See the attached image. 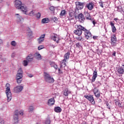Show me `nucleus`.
Wrapping results in <instances>:
<instances>
[{"label":"nucleus","instance_id":"obj_41","mask_svg":"<svg viewBox=\"0 0 124 124\" xmlns=\"http://www.w3.org/2000/svg\"><path fill=\"white\" fill-rule=\"evenodd\" d=\"M66 14H67V11H66L65 10H62V16H64Z\"/></svg>","mask_w":124,"mask_h":124},{"label":"nucleus","instance_id":"obj_34","mask_svg":"<svg viewBox=\"0 0 124 124\" xmlns=\"http://www.w3.org/2000/svg\"><path fill=\"white\" fill-rule=\"evenodd\" d=\"M29 16H34V11L32 10L29 14Z\"/></svg>","mask_w":124,"mask_h":124},{"label":"nucleus","instance_id":"obj_10","mask_svg":"<svg viewBox=\"0 0 124 124\" xmlns=\"http://www.w3.org/2000/svg\"><path fill=\"white\" fill-rule=\"evenodd\" d=\"M69 57H70V52H67L64 55V57H63L64 59H63L62 62H63V63H64V66H65L66 65V63H65V62H67V61H68V59H69Z\"/></svg>","mask_w":124,"mask_h":124},{"label":"nucleus","instance_id":"obj_8","mask_svg":"<svg viewBox=\"0 0 124 124\" xmlns=\"http://www.w3.org/2000/svg\"><path fill=\"white\" fill-rule=\"evenodd\" d=\"M111 47H115L117 46V37L116 34H113L111 37Z\"/></svg>","mask_w":124,"mask_h":124},{"label":"nucleus","instance_id":"obj_30","mask_svg":"<svg viewBox=\"0 0 124 124\" xmlns=\"http://www.w3.org/2000/svg\"><path fill=\"white\" fill-rule=\"evenodd\" d=\"M52 20L54 23H57L58 22V18L55 16L52 17Z\"/></svg>","mask_w":124,"mask_h":124},{"label":"nucleus","instance_id":"obj_59","mask_svg":"<svg viewBox=\"0 0 124 124\" xmlns=\"http://www.w3.org/2000/svg\"><path fill=\"white\" fill-rule=\"evenodd\" d=\"M107 106H108V104H107Z\"/></svg>","mask_w":124,"mask_h":124},{"label":"nucleus","instance_id":"obj_27","mask_svg":"<svg viewBox=\"0 0 124 124\" xmlns=\"http://www.w3.org/2000/svg\"><path fill=\"white\" fill-rule=\"evenodd\" d=\"M54 111L56 113H61L62 112V108L60 107H55L54 108Z\"/></svg>","mask_w":124,"mask_h":124},{"label":"nucleus","instance_id":"obj_12","mask_svg":"<svg viewBox=\"0 0 124 124\" xmlns=\"http://www.w3.org/2000/svg\"><path fill=\"white\" fill-rule=\"evenodd\" d=\"M93 92L95 96L97 97V98H99V97H100V92H99L98 89L94 88L93 90Z\"/></svg>","mask_w":124,"mask_h":124},{"label":"nucleus","instance_id":"obj_37","mask_svg":"<svg viewBox=\"0 0 124 124\" xmlns=\"http://www.w3.org/2000/svg\"><path fill=\"white\" fill-rule=\"evenodd\" d=\"M36 16L38 19L40 18V17H41V14L40 13H38L36 15Z\"/></svg>","mask_w":124,"mask_h":124},{"label":"nucleus","instance_id":"obj_42","mask_svg":"<svg viewBox=\"0 0 124 124\" xmlns=\"http://www.w3.org/2000/svg\"><path fill=\"white\" fill-rule=\"evenodd\" d=\"M49 10H50V11H55V7L51 6L49 8Z\"/></svg>","mask_w":124,"mask_h":124},{"label":"nucleus","instance_id":"obj_20","mask_svg":"<svg viewBox=\"0 0 124 124\" xmlns=\"http://www.w3.org/2000/svg\"><path fill=\"white\" fill-rule=\"evenodd\" d=\"M71 93V91L68 90V88H66L64 89L63 92V95L65 96H68V94H70Z\"/></svg>","mask_w":124,"mask_h":124},{"label":"nucleus","instance_id":"obj_25","mask_svg":"<svg viewBox=\"0 0 124 124\" xmlns=\"http://www.w3.org/2000/svg\"><path fill=\"white\" fill-rule=\"evenodd\" d=\"M17 20L18 21V22H21V21H22V20H23V17H22V16H20V15H19V14H16V15Z\"/></svg>","mask_w":124,"mask_h":124},{"label":"nucleus","instance_id":"obj_46","mask_svg":"<svg viewBox=\"0 0 124 124\" xmlns=\"http://www.w3.org/2000/svg\"><path fill=\"white\" fill-rule=\"evenodd\" d=\"M112 56H114V57H116V51H114L112 53Z\"/></svg>","mask_w":124,"mask_h":124},{"label":"nucleus","instance_id":"obj_31","mask_svg":"<svg viewBox=\"0 0 124 124\" xmlns=\"http://www.w3.org/2000/svg\"><path fill=\"white\" fill-rule=\"evenodd\" d=\"M69 16L71 17V19H74V13H73V12L70 13Z\"/></svg>","mask_w":124,"mask_h":124},{"label":"nucleus","instance_id":"obj_38","mask_svg":"<svg viewBox=\"0 0 124 124\" xmlns=\"http://www.w3.org/2000/svg\"><path fill=\"white\" fill-rule=\"evenodd\" d=\"M97 77L95 76H93V78H92V82L93 83V82H94V81H95V79H96V78Z\"/></svg>","mask_w":124,"mask_h":124},{"label":"nucleus","instance_id":"obj_18","mask_svg":"<svg viewBox=\"0 0 124 124\" xmlns=\"http://www.w3.org/2000/svg\"><path fill=\"white\" fill-rule=\"evenodd\" d=\"M52 39H53V40L55 41L56 43H59V41H60V38L57 34H54L52 37Z\"/></svg>","mask_w":124,"mask_h":124},{"label":"nucleus","instance_id":"obj_50","mask_svg":"<svg viewBox=\"0 0 124 124\" xmlns=\"http://www.w3.org/2000/svg\"><path fill=\"white\" fill-rule=\"evenodd\" d=\"M93 25H94V26H95V24H96V22H95V21H93Z\"/></svg>","mask_w":124,"mask_h":124},{"label":"nucleus","instance_id":"obj_55","mask_svg":"<svg viewBox=\"0 0 124 124\" xmlns=\"http://www.w3.org/2000/svg\"><path fill=\"white\" fill-rule=\"evenodd\" d=\"M97 83V84H99V85H101V83H100V82L99 81H98Z\"/></svg>","mask_w":124,"mask_h":124},{"label":"nucleus","instance_id":"obj_4","mask_svg":"<svg viewBox=\"0 0 124 124\" xmlns=\"http://www.w3.org/2000/svg\"><path fill=\"white\" fill-rule=\"evenodd\" d=\"M5 88V93L7 97V100L8 101H10L12 99V93H11V90H10V84L7 83Z\"/></svg>","mask_w":124,"mask_h":124},{"label":"nucleus","instance_id":"obj_44","mask_svg":"<svg viewBox=\"0 0 124 124\" xmlns=\"http://www.w3.org/2000/svg\"><path fill=\"white\" fill-rule=\"evenodd\" d=\"M93 76H96V77H97V72L96 71V70H95V71L93 72Z\"/></svg>","mask_w":124,"mask_h":124},{"label":"nucleus","instance_id":"obj_36","mask_svg":"<svg viewBox=\"0 0 124 124\" xmlns=\"http://www.w3.org/2000/svg\"><path fill=\"white\" fill-rule=\"evenodd\" d=\"M81 44H80V43H77L75 45L76 47H77V48H80V47H81Z\"/></svg>","mask_w":124,"mask_h":124},{"label":"nucleus","instance_id":"obj_47","mask_svg":"<svg viewBox=\"0 0 124 124\" xmlns=\"http://www.w3.org/2000/svg\"><path fill=\"white\" fill-rule=\"evenodd\" d=\"M0 123L1 124H4V121L1 120Z\"/></svg>","mask_w":124,"mask_h":124},{"label":"nucleus","instance_id":"obj_26","mask_svg":"<svg viewBox=\"0 0 124 124\" xmlns=\"http://www.w3.org/2000/svg\"><path fill=\"white\" fill-rule=\"evenodd\" d=\"M50 22V20L49 18H45L42 19V24H47Z\"/></svg>","mask_w":124,"mask_h":124},{"label":"nucleus","instance_id":"obj_43","mask_svg":"<svg viewBox=\"0 0 124 124\" xmlns=\"http://www.w3.org/2000/svg\"><path fill=\"white\" fill-rule=\"evenodd\" d=\"M43 48H44V46H39L38 47V49L39 50H42V49H43Z\"/></svg>","mask_w":124,"mask_h":124},{"label":"nucleus","instance_id":"obj_53","mask_svg":"<svg viewBox=\"0 0 124 124\" xmlns=\"http://www.w3.org/2000/svg\"><path fill=\"white\" fill-rule=\"evenodd\" d=\"M59 73H61V69H58Z\"/></svg>","mask_w":124,"mask_h":124},{"label":"nucleus","instance_id":"obj_19","mask_svg":"<svg viewBox=\"0 0 124 124\" xmlns=\"http://www.w3.org/2000/svg\"><path fill=\"white\" fill-rule=\"evenodd\" d=\"M45 38V34L41 35V36L38 39V43H42L44 41V38Z\"/></svg>","mask_w":124,"mask_h":124},{"label":"nucleus","instance_id":"obj_13","mask_svg":"<svg viewBox=\"0 0 124 124\" xmlns=\"http://www.w3.org/2000/svg\"><path fill=\"white\" fill-rule=\"evenodd\" d=\"M23 86H17L14 88V91L16 93H21L23 90Z\"/></svg>","mask_w":124,"mask_h":124},{"label":"nucleus","instance_id":"obj_6","mask_svg":"<svg viewBox=\"0 0 124 124\" xmlns=\"http://www.w3.org/2000/svg\"><path fill=\"white\" fill-rule=\"evenodd\" d=\"M80 27H83L81 25H75V28L77 30L74 31V33L78 36H80L82 35V33L83 32V30L80 29Z\"/></svg>","mask_w":124,"mask_h":124},{"label":"nucleus","instance_id":"obj_45","mask_svg":"<svg viewBox=\"0 0 124 124\" xmlns=\"http://www.w3.org/2000/svg\"><path fill=\"white\" fill-rule=\"evenodd\" d=\"M100 6H101V7L103 8V7H104V6H103V3L102 2L100 3Z\"/></svg>","mask_w":124,"mask_h":124},{"label":"nucleus","instance_id":"obj_32","mask_svg":"<svg viewBox=\"0 0 124 124\" xmlns=\"http://www.w3.org/2000/svg\"><path fill=\"white\" fill-rule=\"evenodd\" d=\"M117 10L119 12H122V11H123V8L122 7V6H119L117 7Z\"/></svg>","mask_w":124,"mask_h":124},{"label":"nucleus","instance_id":"obj_33","mask_svg":"<svg viewBox=\"0 0 124 124\" xmlns=\"http://www.w3.org/2000/svg\"><path fill=\"white\" fill-rule=\"evenodd\" d=\"M51 123V121L49 119H46L45 122V124H50Z\"/></svg>","mask_w":124,"mask_h":124},{"label":"nucleus","instance_id":"obj_58","mask_svg":"<svg viewBox=\"0 0 124 124\" xmlns=\"http://www.w3.org/2000/svg\"><path fill=\"white\" fill-rule=\"evenodd\" d=\"M108 109H109L110 110V107H108Z\"/></svg>","mask_w":124,"mask_h":124},{"label":"nucleus","instance_id":"obj_15","mask_svg":"<svg viewBox=\"0 0 124 124\" xmlns=\"http://www.w3.org/2000/svg\"><path fill=\"white\" fill-rule=\"evenodd\" d=\"M55 104V99L54 98H50L47 102V105L48 106H53Z\"/></svg>","mask_w":124,"mask_h":124},{"label":"nucleus","instance_id":"obj_56","mask_svg":"<svg viewBox=\"0 0 124 124\" xmlns=\"http://www.w3.org/2000/svg\"><path fill=\"white\" fill-rule=\"evenodd\" d=\"M12 58H14V54H13L12 55Z\"/></svg>","mask_w":124,"mask_h":124},{"label":"nucleus","instance_id":"obj_52","mask_svg":"<svg viewBox=\"0 0 124 124\" xmlns=\"http://www.w3.org/2000/svg\"><path fill=\"white\" fill-rule=\"evenodd\" d=\"M114 21H118V20H119V19L118 18H115L114 19Z\"/></svg>","mask_w":124,"mask_h":124},{"label":"nucleus","instance_id":"obj_11","mask_svg":"<svg viewBox=\"0 0 124 124\" xmlns=\"http://www.w3.org/2000/svg\"><path fill=\"white\" fill-rule=\"evenodd\" d=\"M84 97L87 98L88 100L91 102L92 104H95V102L94 101L93 96L91 95H86L84 96Z\"/></svg>","mask_w":124,"mask_h":124},{"label":"nucleus","instance_id":"obj_48","mask_svg":"<svg viewBox=\"0 0 124 124\" xmlns=\"http://www.w3.org/2000/svg\"><path fill=\"white\" fill-rule=\"evenodd\" d=\"M29 77H30V78H31V77H33V76H32L31 74H30L28 75Z\"/></svg>","mask_w":124,"mask_h":124},{"label":"nucleus","instance_id":"obj_3","mask_svg":"<svg viewBox=\"0 0 124 124\" xmlns=\"http://www.w3.org/2000/svg\"><path fill=\"white\" fill-rule=\"evenodd\" d=\"M23 72L22 68H20L17 71V73L16 77L17 84H21L22 83L23 81Z\"/></svg>","mask_w":124,"mask_h":124},{"label":"nucleus","instance_id":"obj_9","mask_svg":"<svg viewBox=\"0 0 124 124\" xmlns=\"http://www.w3.org/2000/svg\"><path fill=\"white\" fill-rule=\"evenodd\" d=\"M76 10H82L84 8L85 3L77 1L76 2Z\"/></svg>","mask_w":124,"mask_h":124},{"label":"nucleus","instance_id":"obj_5","mask_svg":"<svg viewBox=\"0 0 124 124\" xmlns=\"http://www.w3.org/2000/svg\"><path fill=\"white\" fill-rule=\"evenodd\" d=\"M79 29L82 30L83 31L85 32V37L86 39H92V38H93V37L92 36V33H91V32H90L89 31H88V30L85 28V27H80Z\"/></svg>","mask_w":124,"mask_h":124},{"label":"nucleus","instance_id":"obj_28","mask_svg":"<svg viewBox=\"0 0 124 124\" xmlns=\"http://www.w3.org/2000/svg\"><path fill=\"white\" fill-rule=\"evenodd\" d=\"M35 58H36V59H37V60H38V61H39V60H41V55H40V54L38 53H36L35 54Z\"/></svg>","mask_w":124,"mask_h":124},{"label":"nucleus","instance_id":"obj_23","mask_svg":"<svg viewBox=\"0 0 124 124\" xmlns=\"http://www.w3.org/2000/svg\"><path fill=\"white\" fill-rule=\"evenodd\" d=\"M49 63H50V66H51V67H54V68H55V69H56V70H57V69H58V65L56 64V63H55V62H49Z\"/></svg>","mask_w":124,"mask_h":124},{"label":"nucleus","instance_id":"obj_16","mask_svg":"<svg viewBox=\"0 0 124 124\" xmlns=\"http://www.w3.org/2000/svg\"><path fill=\"white\" fill-rule=\"evenodd\" d=\"M117 72L119 74H124V65H123L121 67H119L117 69Z\"/></svg>","mask_w":124,"mask_h":124},{"label":"nucleus","instance_id":"obj_2","mask_svg":"<svg viewBox=\"0 0 124 124\" xmlns=\"http://www.w3.org/2000/svg\"><path fill=\"white\" fill-rule=\"evenodd\" d=\"M21 115V116H23L24 115V111L20 110L19 111L18 110H16L14 112L13 120L14 124H18L19 122V118L18 115Z\"/></svg>","mask_w":124,"mask_h":124},{"label":"nucleus","instance_id":"obj_40","mask_svg":"<svg viewBox=\"0 0 124 124\" xmlns=\"http://www.w3.org/2000/svg\"><path fill=\"white\" fill-rule=\"evenodd\" d=\"M76 39L78 40V41H82V39H83V37L82 36L77 37L76 38Z\"/></svg>","mask_w":124,"mask_h":124},{"label":"nucleus","instance_id":"obj_7","mask_svg":"<svg viewBox=\"0 0 124 124\" xmlns=\"http://www.w3.org/2000/svg\"><path fill=\"white\" fill-rule=\"evenodd\" d=\"M44 77L45 81L47 83H54V78H52L51 76L49 75V74L47 73H44Z\"/></svg>","mask_w":124,"mask_h":124},{"label":"nucleus","instance_id":"obj_35","mask_svg":"<svg viewBox=\"0 0 124 124\" xmlns=\"http://www.w3.org/2000/svg\"><path fill=\"white\" fill-rule=\"evenodd\" d=\"M29 112H32V111H33V110H34V108H33V107L31 106L29 107Z\"/></svg>","mask_w":124,"mask_h":124},{"label":"nucleus","instance_id":"obj_54","mask_svg":"<svg viewBox=\"0 0 124 124\" xmlns=\"http://www.w3.org/2000/svg\"><path fill=\"white\" fill-rule=\"evenodd\" d=\"M3 0H0V3H1V2H3Z\"/></svg>","mask_w":124,"mask_h":124},{"label":"nucleus","instance_id":"obj_22","mask_svg":"<svg viewBox=\"0 0 124 124\" xmlns=\"http://www.w3.org/2000/svg\"><path fill=\"white\" fill-rule=\"evenodd\" d=\"M84 15L87 20H92L91 15L88 12H84Z\"/></svg>","mask_w":124,"mask_h":124},{"label":"nucleus","instance_id":"obj_51","mask_svg":"<svg viewBox=\"0 0 124 124\" xmlns=\"http://www.w3.org/2000/svg\"><path fill=\"white\" fill-rule=\"evenodd\" d=\"M60 16H62V10L61 11V13L60 14Z\"/></svg>","mask_w":124,"mask_h":124},{"label":"nucleus","instance_id":"obj_24","mask_svg":"<svg viewBox=\"0 0 124 124\" xmlns=\"http://www.w3.org/2000/svg\"><path fill=\"white\" fill-rule=\"evenodd\" d=\"M28 62H32L33 60V56L31 54H29L26 58Z\"/></svg>","mask_w":124,"mask_h":124},{"label":"nucleus","instance_id":"obj_57","mask_svg":"<svg viewBox=\"0 0 124 124\" xmlns=\"http://www.w3.org/2000/svg\"><path fill=\"white\" fill-rule=\"evenodd\" d=\"M81 124H87V123H82Z\"/></svg>","mask_w":124,"mask_h":124},{"label":"nucleus","instance_id":"obj_14","mask_svg":"<svg viewBox=\"0 0 124 124\" xmlns=\"http://www.w3.org/2000/svg\"><path fill=\"white\" fill-rule=\"evenodd\" d=\"M87 8H88V10H93V9L94 7V3L93 2H91L89 3H87L85 6Z\"/></svg>","mask_w":124,"mask_h":124},{"label":"nucleus","instance_id":"obj_21","mask_svg":"<svg viewBox=\"0 0 124 124\" xmlns=\"http://www.w3.org/2000/svg\"><path fill=\"white\" fill-rule=\"evenodd\" d=\"M110 26L111 27L112 32L115 33V32L117 31V29H116V27H115V24L113 23L112 21H110Z\"/></svg>","mask_w":124,"mask_h":124},{"label":"nucleus","instance_id":"obj_60","mask_svg":"<svg viewBox=\"0 0 124 124\" xmlns=\"http://www.w3.org/2000/svg\"><path fill=\"white\" fill-rule=\"evenodd\" d=\"M96 94H97V93H96Z\"/></svg>","mask_w":124,"mask_h":124},{"label":"nucleus","instance_id":"obj_39","mask_svg":"<svg viewBox=\"0 0 124 124\" xmlns=\"http://www.w3.org/2000/svg\"><path fill=\"white\" fill-rule=\"evenodd\" d=\"M28 61L27 60H24L23 61V65L24 66H27V65H28Z\"/></svg>","mask_w":124,"mask_h":124},{"label":"nucleus","instance_id":"obj_49","mask_svg":"<svg viewBox=\"0 0 124 124\" xmlns=\"http://www.w3.org/2000/svg\"><path fill=\"white\" fill-rule=\"evenodd\" d=\"M94 40L96 39L97 38V36H93V37Z\"/></svg>","mask_w":124,"mask_h":124},{"label":"nucleus","instance_id":"obj_1","mask_svg":"<svg viewBox=\"0 0 124 124\" xmlns=\"http://www.w3.org/2000/svg\"><path fill=\"white\" fill-rule=\"evenodd\" d=\"M15 6L16 9L20 10L22 12H24L25 14H27L28 8L22 3L21 0H15Z\"/></svg>","mask_w":124,"mask_h":124},{"label":"nucleus","instance_id":"obj_17","mask_svg":"<svg viewBox=\"0 0 124 124\" xmlns=\"http://www.w3.org/2000/svg\"><path fill=\"white\" fill-rule=\"evenodd\" d=\"M78 19L81 23H84V21H85V16L83 14L81 13L78 15Z\"/></svg>","mask_w":124,"mask_h":124},{"label":"nucleus","instance_id":"obj_29","mask_svg":"<svg viewBox=\"0 0 124 124\" xmlns=\"http://www.w3.org/2000/svg\"><path fill=\"white\" fill-rule=\"evenodd\" d=\"M11 45L13 46L14 47H16V45H17V43L15 41H13L11 42Z\"/></svg>","mask_w":124,"mask_h":124}]
</instances>
